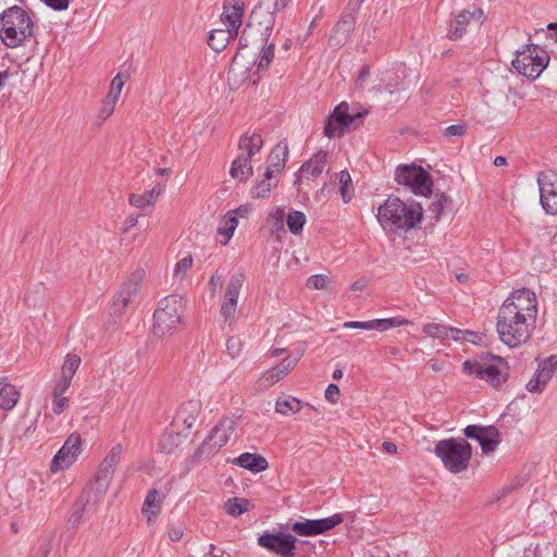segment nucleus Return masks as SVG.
Listing matches in <instances>:
<instances>
[{
  "instance_id": "1",
  "label": "nucleus",
  "mask_w": 557,
  "mask_h": 557,
  "mask_svg": "<svg viewBox=\"0 0 557 557\" xmlns=\"http://www.w3.org/2000/svg\"><path fill=\"white\" fill-rule=\"evenodd\" d=\"M537 318L534 292L521 288L512 292L503 302L497 315V333L502 343L516 348L531 337Z\"/></svg>"
},
{
  "instance_id": "2",
  "label": "nucleus",
  "mask_w": 557,
  "mask_h": 557,
  "mask_svg": "<svg viewBox=\"0 0 557 557\" xmlns=\"http://www.w3.org/2000/svg\"><path fill=\"white\" fill-rule=\"evenodd\" d=\"M423 210L419 203H406L397 197H388L379 207L377 221L384 230L408 232L422 220Z\"/></svg>"
},
{
  "instance_id": "3",
  "label": "nucleus",
  "mask_w": 557,
  "mask_h": 557,
  "mask_svg": "<svg viewBox=\"0 0 557 557\" xmlns=\"http://www.w3.org/2000/svg\"><path fill=\"white\" fill-rule=\"evenodd\" d=\"M33 21L23 8L13 5L0 14V38L9 48L24 45L33 36Z\"/></svg>"
},
{
  "instance_id": "4",
  "label": "nucleus",
  "mask_w": 557,
  "mask_h": 557,
  "mask_svg": "<svg viewBox=\"0 0 557 557\" xmlns=\"http://www.w3.org/2000/svg\"><path fill=\"white\" fill-rule=\"evenodd\" d=\"M435 455L451 473L465 471L472 457L471 445L462 437L442 440L434 447Z\"/></svg>"
},
{
  "instance_id": "5",
  "label": "nucleus",
  "mask_w": 557,
  "mask_h": 557,
  "mask_svg": "<svg viewBox=\"0 0 557 557\" xmlns=\"http://www.w3.org/2000/svg\"><path fill=\"white\" fill-rule=\"evenodd\" d=\"M183 311V298L180 295H169L162 298L153 314V333L165 337L178 330Z\"/></svg>"
},
{
  "instance_id": "6",
  "label": "nucleus",
  "mask_w": 557,
  "mask_h": 557,
  "mask_svg": "<svg viewBox=\"0 0 557 557\" xmlns=\"http://www.w3.org/2000/svg\"><path fill=\"white\" fill-rule=\"evenodd\" d=\"M462 371L495 387L506 381L504 359L493 355H482L466 360L462 363Z\"/></svg>"
},
{
  "instance_id": "7",
  "label": "nucleus",
  "mask_w": 557,
  "mask_h": 557,
  "mask_svg": "<svg viewBox=\"0 0 557 557\" xmlns=\"http://www.w3.org/2000/svg\"><path fill=\"white\" fill-rule=\"evenodd\" d=\"M549 63L548 53L537 45H525L517 51L512 66L516 71L531 79L537 78Z\"/></svg>"
},
{
  "instance_id": "8",
  "label": "nucleus",
  "mask_w": 557,
  "mask_h": 557,
  "mask_svg": "<svg viewBox=\"0 0 557 557\" xmlns=\"http://www.w3.org/2000/svg\"><path fill=\"white\" fill-rule=\"evenodd\" d=\"M395 181L405 185L413 194L428 196L432 193L431 175L421 166L403 164L396 169Z\"/></svg>"
},
{
  "instance_id": "9",
  "label": "nucleus",
  "mask_w": 557,
  "mask_h": 557,
  "mask_svg": "<svg viewBox=\"0 0 557 557\" xmlns=\"http://www.w3.org/2000/svg\"><path fill=\"white\" fill-rule=\"evenodd\" d=\"M144 277L145 271L143 269H137L132 273L127 281L122 284L111 305L110 314L115 321L120 320L125 314L127 308L135 301V298L140 290Z\"/></svg>"
},
{
  "instance_id": "10",
  "label": "nucleus",
  "mask_w": 557,
  "mask_h": 557,
  "mask_svg": "<svg viewBox=\"0 0 557 557\" xmlns=\"http://www.w3.org/2000/svg\"><path fill=\"white\" fill-rule=\"evenodd\" d=\"M366 114L367 111H359L351 108L347 102H341L327 117L324 135L330 138L342 136L354 125L356 120L363 117Z\"/></svg>"
},
{
  "instance_id": "11",
  "label": "nucleus",
  "mask_w": 557,
  "mask_h": 557,
  "mask_svg": "<svg viewBox=\"0 0 557 557\" xmlns=\"http://www.w3.org/2000/svg\"><path fill=\"white\" fill-rule=\"evenodd\" d=\"M122 451L123 447L121 444L114 445L100 463L95 482L90 483L95 487L96 502H100L106 495L115 467L120 462Z\"/></svg>"
},
{
  "instance_id": "12",
  "label": "nucleus",
  "mask_w": 557,
  "mask_h": 557,
  "mask_svg": "<svg viewBox=\"0 0 557 557\" xmlns=\"http://www.w3.org/2000/svg\"><path fill=\"white\" fill-rule=\"evenodd\" d=\"M236 428V422L232 418H223L212 429L198 448L201 456H210L219 451L228 442Z\"/></svg>"
},
{
  "instance_id": "13",
  "label": "nucleus",
  "mask_w": 557,
  "mask_h": 557,
  "mask_svg": "<svg viewBox=\"0 0 557 557\" xmlns=\"http://www.w3.org/2000/svg\"><path fill=\"white\" fill-rule=\"evenodd\" d=\"M359 0L354 4L352 0L348 2V11L344 12L341 18L332 28L329 36V45L332 48L343 47L350 38V34L356 25V12L358 10Z\"/></svg>"
},
{
  "instance_id": "14",
  "label": "nucleus",
  "mask_w": 557,
  "mask_h": 557,
  "mask_svg": "<svg viewBox=\"0 0 557 557\" xmlns=\"http://www.w3.org/2000/svg\"><path fill=\"white\" fill-rule=\"evenodd\" d=\"M82 453V438L76 432L69 435L62 447L51 460L50 470L53 473L69 469Z\"/></svg>"
},
{
  "instance_id": "15",
  "label": "nucleus",
  "mask_w": 557,
  "mask_h": 557,
  "mask_svg": "<svg viewBox=\"0 0 557 557\" xmlns=\"http://www.w3.org/2000/svg\"><path fill=\"white\" fill-rule=\"evenodd\" d=\"M275 24V15L270 11L268 1H260L251 11L247 27L253 34L260 36V40L267 42Z\"/></svg>"
},
{
  "instance_id": "16",
  "label": "nucleus",
  "mask_w": 557,
  "mask_h": 557,
  "mask_svg": "<svg viewBox=\"0 0 557 557\" xmlns=\"http://www.w3.org/2000/svg\"><path fill=\"white\" fill-rule=\"evenodd\" d=\"M540 201L548 214H557V173L541 172L537 176Z\"/></svg>"
},
{
  "instance_id": "17",
  "label": "nucleus",
  "mask_w": 557,
  "mask_h": 557,
  "mask_svg": "<svg viewBox=\"0 0 557 557\" xmlns=\"http://www.w3.org/2000/svg\"><path fill=\"white\" fill-rule=\"evenodd\" d=\"M245 282L244 273H235L233 274L226 285L225 293L220 307V314L224 318V320L232 321L234 319L240 289Z\"/></svg>"
},
{
  "instance_id": "18",
  "label": "nucleus",
  "mask_w": 557,
  "mask_h": 557,
  "mask_svg": "<svg viewBox=\"0 0 557 557\" xmlns=\"http://www.w3.org/2000/svg\"><path fill=\"white\" fill-rule=\"evenodd\" d=\"M344 521L342 513H335L323 519H308L305 521H296L292 524V530L299 536H314L322 534Z\"/></svg>"
},
{
  "instance_id": "19",
  "label": "nucleus",
  "mask_w": 557,
  "mask_h": 557,
  "mask_svg": "<svg viewBox=\"0 0 557 557\" xmlns=\"http://www.w3.org/2000/svg\"><path fill=\"white\" fill-rule=\"evenodd\" d=\"M296 537L289 533H264L258 537V544L281 557H294Z\"/></svg>"
},
{
  "instance_id": "20",
  "label": "nucleus",
  "mask_w": 557,
  "mask_h": 557,
  "mask_svg": "<svg viewBox=\"0 0 557 557\" xmlns=\"http://www.w3.org/2000/svg\"><path fill=\"white\" fill-rule=\"evenodd\" d=\"M466 437L479 442L483 453L487 454L494 451L496 446L500 443L499 431L494 425H468L463 430Z\"/></svg>"
},
{
  "instance_id": "21",
  "label": "nucleus",
  "mask_w": 557,
  "mask_h": 557,
  "mask_svg": "<svg viewBox=\"0 0 557 557\" xmlns=\"http://www.w3.org/2000/svg\"><path fill=\"white\" fill-rule=\"evenodd\" d=\"M423 332L433 338L454 341H468L473 342L475 333L470 331H461L459 329L450 327L441 323H426L423 325Z\"/></svg>"
},
{
  "instance_id": "22",
  "label": "nucleus",
  "mask_w": 557,
  "mask_h": 557,
  "mask_svg": "<svg viewBox=\"0 0 557 557\" xmlns=\"http://www.w3.org/2000/svg\"><path fill=\"white\" fill-rule=\"evenodd\" d=\"M483 17L484 12L482 9H473L472 11L463 10L459 12L450 24L447 37L451 40L460 39L472 20L481 21Z\"/></svg>"
},
{
  "instance_id": "23",
  "label": "nucleus",
  "mask_w": 557,
  "mask_h": 557,
  "mask_svg": "<svg viewBox=\"0 0 557 557\" xmlns=\"http://www.w3.org/2000/svg\"><path fill=\"white\" fill-rule=\"evenodd\" d=\"M244 1L225 0L223 4L222 21L233 34L238 35L243 23Z\"/></svg>"
},
{
  "instance_id": "24",
  "label": "nucleus",
  "mask_w": 557,
  "mask_h": 557,
  "mask_svg": "<svg viewBox=\"0 0 557 557\" xmlns=\"http://www.w3.org/2000/svg\"><path fill=\"white\" fill-rule=\"evenodd\" d=\"M288 157V147L286 143H278L268 157V166L264 176L276 178L285 166Z\"/></svg>"
},
{
  "instance_id": "25",
  "label": "nucleus",
  "mask_w": 557,
  "mask_h": 557,
  "mask_svg": "<svg viewBox=\"0 0 557 557\" xmlns=\"http://www.w3.org/2000/svg\"><path fill=\"white\" fill-rule=\"evenodd\" d=\"M98 503L99 502H96L95 497V487L89 484L75 503L73 511L70 516V522L73 525L79 524L82 522L84 512L87 510V506H92L95 508Z\"/></svg>"
},
{
  "instance_id": "26",
  "label": "nucleus",
  "mask_w": 557,
  "mask_h": 557,
  "mask_svg": "<svg viewBox=\"0 0 557 557\" xmlns=\"http://www.w3.org/2000/svg\"><path fill=\"white\" fill-rule=\"evenodd\" d=\"M200 411L201 404L199 400L191 399L185 401L182 404L176 413L175 422H182L186 429H190L195 424Z\"/></svg>"
},
{
  "instance_id": "27",
  "label": "nucleus",
  "mask_w": 557,
  "mask_h": 557,
  "mask_svg": "<svg viewBox=\"0 0 557 557\" xmlns=\"http://www.w3.org/2000/svg\"><path fill=\"white\" fill-rule=\"evenodd\" d=\"M233 463L252 473H259L269 468V462L264 457L251 453L239 455L233 460Z\"/></svg>"
},
{
  "instance_id": "28",
  "label": "nucleus",
  "mask_w": 557,
  "mask_h": 557,
  "mask_svg": "<svg viewBox=\"0 0 557 557\" xmlns=\"http://www.w3.org/2000/svg\"><path fill=\"white\" fill-rule=\"evenodd\" d=\"M263 147V139L260 134L253 133L251 135L244 134L238 140V149L242 151L240 157H246L248 160L259 153Z\"/></svg>"
},
{
  "instance_id": "29",
  "label": "nucleus",
  "mask_w": 557,
  "mask_h": 557,
  "mask_svg": "<svg viewBox=\"0 0 557 557\" xmlns=\"http://www.w3.org/2000/svg\"><path fill=\"white\" fill-rule=\"evenodd\" d=\"M326 163L327 153L321 150L313 154L307 162L301 165L300 172L307 178H315L321 175L325 169Z\"/></svg>"
},
{
  "instance_id": "30",
  "label": "nucleus",
  "mask_w": 557,
  "mask_h": 557,
  "mask_svg": "<svg viewBox=\"0 0 557 557\" xmlns=\"http://www.w3.org/2000/svg\"><path fill=\"white\" fill-rule=\"evenodd\" d=\"M304 408H307L308 410H315L314 406L304 404L301 400L290 395L278 397L275 401V411L283 416L297 413Z\"/></svg>"
},
{
  "instance_id": "31",
  "label": "nucleus",
  "mask_w": 557,
  "mask_h": 557,
  "mask_svg": "<svg viewBox=\"0 0 557 557\" xmlns=\"http://www.w3.org/2000/svg\"><path fill=\"white\" fill-rule=\"evenodd\" d=\"M21 398L20 391L10 383L2 384L0 387V409L12 410Z\"/></svg>"
},
{
  "instance_id": "32",
  "label": "nucleus",
  "mask_w": 557,
  "mask_h": 557,
  "mask_svg": "<svg viewBox=\"0 0 557 557\" xmlns=\"http://www.w3.org/2000/svg\"><path fill=\"white\" fill-rule=\"evenodd\" d=\"M252 173L251 160H248L246 157L237 156L232 162L230 169V175L232 178L244 182L252 176Z\"/></svg>"
},
{
  "instance_id": "33",
  "label": "nucleus",
  "mask_w": 557,
  "mask_h": 557,
  "mask_svg": "<svg viewBox=\"0 0 557 557\" xmlns=\"http://www.w3.org/2000/svg\"><path fill=\"white\" fill-rule=\"evenodd\" d=\"M237 225L238 220L234 215V212H226L218 226V235L221 237L219 242L222 245H226L231 240Z\"/></svg>"
},
{
  "instance_id": "34",
  "label": "nucleus",
  "mask_w": 557,
  "mask_h": 557,
  "mask_svg": "<svg viewBox=\"0 0 557 557\" xmlns=\"http://www.w3.org/2000/svg\"><path fill=\"white\" fill-rule=\"evenodd\" d=\"M237 35L233 34L230 29H213L208 36L209 47L220 52L226 48L230 40L235 38Z\"/></svg>"
},
{
  "instance_id": "35",
  "label": "nucleus",
  "mask_w": 557,
  "mask_h": 557,
  "mask_svg": "<svg viewBox=\"0 0 557 557\" xmlns=\"http://www.w3.org/2000/svg\"><path fill=\"white\" fill-rule=\"evenodd\" d=\"M183 443V436L174 429L166 430L159 442V448L164 454H172Z\"/></svg>"
},
{
  "instance_id": "36",
  "label": "nucleus",
  "mask_w": 557,
  "mask_h": 557,
  "mask_svg": "<svg viewBox=\"0 0 557 557\" xmlns=\"http://www.w3.org/2000/svg\"><path fill=\"white\" fill-rule=\"evenodd\" d=\"M159 492L157 490H150L146 495L143 511L148 515V520H151V516L156 517L160 511Z\"/></svg>"
},
{
  "instance_id": "37",
  "label": "nucleus",
  "mask_w": 557,
  "mask_h": 557,
  "mask_svg": "<svg viewBox=\"0 0 557 557\" xmlns=\"http://www.w3.org/2000/svg\"><path fill=\"white\" fill-rule=\"evenodd\" d=\"M273 178H268L263 175L262 180H258L251 187L250 194L252 198H267L270 195L271 189L276 186L277 181L272 183Z\"/></svg>"
},
{
  "instance_id": "38",
  "label": "nucleus",
  "mask_w": 557,
  "mask_h": 557,
  "mask_svg": "<svg viewBox=\"0 0 557 557\" xmlns=\"http://www.w3.org/2000/svg\"><path fill=\"white\" fill-rule=\"evenodd\" d=\"M307 219L304 212L293 210L286 216V224L290 233L298 235L302 232Z\"/></svg>"
},
{
  "instance_id": "39",
  "label": "nucleus",
  "mask_w": 557,
  "mask_h": 557,
  "mask_svg": "<svg viewBox=\"0 0 557 557\" xmlns=\"http://www.w3.org/2000/svg\"><path fill=\"white\" fill-rule=\"evenodd\" d=\"M249 500L246 498H230L224 504L225 511L233 517H238L248 510Z\"/></svg>"
},
{
  "instance_id": "40",
  "label": "nucleus",
  "mask_w": 557,
  "mask_h": 557,
  "mask_svg": "<svg viewBox=\"0 0 557 557\" xmlns=\"http://www.w3.org/2000/svg\"><path fill=\"white\" fill-rule=\"evenodd\" d=\"M283 377L284 376L275 368H271L260 375L257 381V386L261 391H267Z\"/></svg>"
},
{
  "instance_id": "41",
  "label": "nucleus",
  "mask_w": 557,
  "mask_h": 557,
  "mask_svg": "<svg viewBox=\"0 0 557 557\" xmlns=\"http://www.w3.org/2000/svg\"><path fill=\"white\" fill-rule=\"evenodd\" d=\"M339 181V191L344 202H349L354 195V189L351 188V177L348 171H341L338 174Z\"/></svg>"
},
{
  "instance_id": "42",
  "label": "nucleus",
  "mask_w": 557,
  "mask_h": 557,
  "mask_svg": "<svg viewBox=\"0 0 557 557\" xmlns=\"http://www.w3.org/2000/svg\"><path fill=\"white\" fill-rule=\"evenodd\" d=\"M79 364H81L79 356H77L75 354L66 355L63 366L61 368L60 375L72 380L74 374L76 373L77 369L79 368Z\"/></svg>"
},
{
  "instance_id": "43",
  "label": "nucleus",
  "mask_w": 557,
  "mask_h": 557,
  "mask_svg": "<svg viewBox=\"0 0 557 557\" xmlns=\"http://www.w3.org/2000/svg\"><path fill=\"white\" fill-rule=\"evenodd\" d=\"M554 372H556V366L554 364V357H549L539 364V368H537L535 374L541 379L542 383L547 385V383L553 377Z\"/></svg>"
},
{
  "instance_id": "44",
  "label": "nucleus",
  "mask_w": 557,
  "mask_h": 557,
  "mask_svg": "<svg viewBox=\"0 0 557 557\" xmlns=\"http://www.w3.org/2000/svg\"><path fill=\"white\" fill-rule=\"evenodd\" d=\"M193 262L194 260L191 255H187L180 259L174 265L173 276L183 280L186 276L188 270H190L193 267Z\"/></svg>"
},
{
  "instance_id": "45",
  "label": "nucleus",
  "mask_w": 557,
  "mask_h": 557,
  "mask_svg": "<svg viewBox=\"0 0 557 557\" xmlns=\"http://www.w3.org/2000/svg\"><path fill=\"white\" fill-rule=\"evenodd\" d=\"M264 48L261 50V53H260V60H259V63H258V70H267L269 67V65L271 64L273 58H274V48H275V45L273 42L271 44H268L264 42Z\"/></svg>"
},
{
  "instance_id": "46",
  "label": "nucleus",
  "mask_w": 557,
  "mask_h": 557,
  "mask_svg": "<svg viewBox=\"0 0 557 557\" xmlns=\"http://www.w3.org/2000/svg\"><path fill=\"white\" fill-rule=\"evenodd\" d=\"M345 329H358V330H376L380 331L379 319L370 320V321H348L343 324Z\"/></svg>"
},
{
  "instance_id": "47",
  "label": "nucleus",
  "mask_w": 557,
  "mask_h": 557,
  "mask_svg": "<svg viewBox=\"0 0 557 557\" xmlns=\"http://www.w3.org/2000/svg\"><path fill=\"white\" fill-rule=\"evenodd\" d=\"M411 322L403 317H393L387 319H379L380 331H386L392 327L408 325Z\"/></svg>"
},
{
  "instance_id": "48",
  "label": "nucleus",
  "mask_w": 557,
  "mask_h": 557,
  "mask_svg": "<svg viewBox=\"0 0 557 557\" xmlns=\"http://www.w3.org/2000/svg\"><path fill=\"white\" fill-rule=\"evenodd\" d=\"M270 218L273 220L272 231L273 232H284V221H285V213L284 210L281 208H274L269 213Z\"/></svg>"
},
{
  "instance_id": "49",
  "label": "nucleus",
  "mask_w": 557,
  "mask_h": 557,
  "mask_svg": "<svg viewBox=\"0 0 557 557\" xmlns=\"http://www.w3.org/2000/svg\"><path fill=\"white\" fill-rule=\"evenodd\" d=\"M223 283H224V272L221 270H215V272L210 276L209 282H208L209 289L213 297L222 288Z\"/></svg>"
},
{
  "instance_id": "50",
  "label": "nucleus",
  "mask_w": 557,
  "mask_h": 557,
  "mask_svg": "<svg viewBox=\"0 0 557 557\" xmlns=\"http://www.w3.org/2000/svg\"><path fill=\"white\" fill-rule=\"evenodd\" d=\"M330 283V278L324 274H314L308 277L307 287L310 289H323Z\"/></svg>"
},
{
  "instance_id": "51",
  "label": "nucleus",
  "mask_w": 557,
  "mask_h": 557,
  "mask_svg": "<svg viewBox=\"0 0 557 557\" xmlns=\"http://www.w3.org/2000/svg\"><path fill=\"white\" fill-rule=\"evenodd\" d=\"M226 351L232 358H237L243 351V342L239 337L231 336L226 342Z\"/></svg>"
},
{
  "instance_id": "52",
  "label": "nucleus",
  "mask_w": 557,
  "mask_h": 557,
  "mask_svg": "<svg viewBox=\"0 0 557 557\" xmlns=\"http://www.w3.org/2000/svg\"><path fill=\"white\" fill-rule=\"evenodd\" d=\"M52 397V404L51 408L53 413L61 414L64 412L69 407V398L64 395H51Z\"/></svg>"
},
{
  "instance_id": "53",
  "label": "nucleus",
  "mask_w": 557,
  "mask_h": 557,
  "mask_svg": "<svg viewBox=\"0 0 557 557\" xmlns=\"http://www.w3.org/2000/svg\"><path fill=\"white\" fill-rule=\"evenodd\" d=\"M299 359V356L286 357L278 366L274 368L285 377L287 373L297 366Z\"/></svg>"
},
{
  "instance_id": "54",
  "label": "nucleus",
  "mask_w": 557,
  "mask_h": 557,
  "mask_svg": "<svg viewBox=\"0 0 557 557\" xmlns=\"http://www.w3.org/2000/svg\"><path fill=\"white\" fill-rule=\"evenodd\" d=\"M448 199L445 195H435V200L430 206V211L435 215L436 219L442 214Z\"/></svg>"
},
{
  "instance_id": "55",
  "label": "nucleus",
  "mask_w": 557,
  "mask_h": 557,
  "mask_svg": "<svg viewBox=\"0 0 557 557\" xmlns=\"http://www.w3.org/2000/svg\"><path fill=\"white\" fill-rule=\"evenodd\" d=\"M128 202L133 207L138 208V209H144L146 207L153 206L151 203V201L148 199L146 194H141V195H139V194H131L129 198H128Z\"/></svg>"
},
{
  "instance_id": "56",
  "label": "nucleus",
  "mask_w": 557,
  "mask_h": 557,
  "mask_svg": "<svg viewBox=\"0 0 557 557\" xmlns=\"http://www.w3.org/2000/svg\"><path fill=\"white\" fill-rule=\"evenodd\" d=\"M72 380L60 375V377L54 383L51 395H64V393L70 388Z\"/></svg>"
},
{
  "instance_id": "57",
  "label": "nucleus",
  "mask_w": 557,
  "mask_h": 557,
  "mask_svg": "<svg viewBox=\"0 0 557 557\" xmlns=\"http://www.w3.org/2000/svg\"><path fill=\"white\" fill-rule=\"evenodd\" d=\"M184 534V528L181 522L170 523L168 527V535L169 539L173 542H177L182 539Z\"/></svg>"
},
{
  "instance_id": "58",
  "label": "nucleus",
  "mask_w": 557,
  "mask_h": 557,
  "mask_svg": "<svg viewBox=\"0 0 557 557\" xmlns=\"http://www.w3.org/2000/svg\"><path fill=\"white\" fill-rule=\"evenodd\" d=\"M466 131H467V124L460 123V124L449 125L448 127L445 128L444 134L447 137L462 136L466 134Z\"/></svg>"
},
{
  "instance_id": "59",
  "label": "nucleus",
  "mask_w": 557,
  "mask_h": 557,
  "mask_svg": "<svg viewBox=\"0 0 557 557\" xmlns=\"http://www.w3.org/2000/svg\"><path fill=\"white\" fill-rule=\"evenodd\" d=\"M545 384L542 383L541 379L534 373L533 377L527 383L525 387L530 393H541L545 388Z\"/></svg>"
},
{
  "instance_id": "60",
  "label": "nucleus",
  "mask_w": 557,
  "mask_h": 557,
  "mask_svg": "<svg viewBox=\"0 0 557 557\" xmlns=\"http://www.w3.org/2000/svg\"><path fill=\"white\" fill-rule=\"evenodd\" d=\"M339 398V387L331 383L325 389V399L331 404H336Z\"/></svg>"
},
{
  "instance_id": "61",
  "label": "nucleus",
  "mask_w": 557,
  "mask_h": 557,
  "mask_svg": "<svg viewBox=\"0 0 557 557\" xmlns=\"http://www.w3.org/2000/svg\"><path fill=\"white\" fill-rule=\"evenodd\" d=\"M114 109H115V106H113L109 102L102 101L101 108L98 111V119L101 122L106 121L109 116L112 115V113L114 112Z\"/></svg>"
},
{
  "instance_id": "62",
  "label": "nucleus",
  "mask_w": 557,
  "mask_h": 557,
  "mask_svg": "<svg viewBox=\"0 0 557 557\" xmlns=\"http://www.w3.org/2000/svg\"><path fill=\"white\" fill-rule=\"evenodd\" d=\"M52 550V540L47 537L44 539L38 547L37 556L36 557H48L49 554Z\"/></svg>"
},
{
  "instance_id": "63",
  "label": "nucleus",
  "mask_w": 557,
  "mask_h": 557,
  "mask_svg": "<svg viewBox=\"0 0 557 557\" xmlns=\"http://www.w3.org/2000/svg\"><path fill=\"white\" fill-rule=\"evenodd\" d=\"M126 76H123L121 73H117L113 79L111 81L110 90L122 92V89L125 85Z\"/></svg>"
},
{
  "instance_id": "64",
  "label": "nucleus",
  "mask_w": 557,
  "mask_h": 557,
  "mask_svg": "<svg viewBox=\"0 0 557 557\" xmlns=\"http://www.w3.org/2000/svg\"><path fill=\"white\" fill-rule=\"evenodd\" d=\"M370 76V70L369 67H363L356 81V86L360 89H363L366 87V82Z\"/></svg>"
}]
</instances>
